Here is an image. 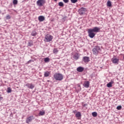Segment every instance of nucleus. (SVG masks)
Instances as JSON below:
<instances>
[{
	"label": "nucleus",
	"instance_id": "5701e85b",
	"mask_svg": "<svg viewBox=\"0 0 124 124\" xmlns=\"http://www.w3.org/2000/svg\"><path fill=\"white\" fill-rule=\"evenodd\" d=\"M92 115L93 116V117H97V112H93L92 113Z\"/></svg>",
	"mask_w": 124,
	"mask_h": 124
},
{
	"label": "nucleus",
	"instance_id": "4c0bfd02",
	"mask_svg": "<svg viewBox=\"0 0 124 124\" xmlns=\"http://www.w3.org/2000/svg\"><path fill=\"white\" fill-rule=\"evenodd\" d=\"M47 82H49V80H48Z\"/></svg>",
	"mask_w": 124,
	"mask_h": 124
},
{
	"label": "nucleus",
	"instance_id": "a211bd4d",
	"mask_svg": "<svg viewBox=\"0 0 124 124\" xmlns=\"http://www.w3.org/2000/svg\"><path fill=\"white\" fill-rule=\"evenodd\" d=\"M49 75H50V73L48 71L45 72V74H44L45 77H48Z\"/></svg>",
	"mask_w": 124,
	"mask_h": 124
},
{
	"label": "nucleus",
	"instance_id": "4468645a",
	"mask_svg": "<svg viewBox=\"0 0 124 124\" xmlns=\"http://www.w3.org/2000/svg\"><path fill=\"white\" fill-rule=\"evenodd\" d=\"M77 71L78 72H83L84 71V67L79 66L77 68Z\"/></svg>",
	"mask_w": 124,
	"mask_h": 124
},
{
	"label": "nucleus",
	"instance_id": "f257e3e1",
	"mask_svg": "<svg viewBox=\"0 0 124 124\" xmlns=\"http://www.w3.org/2000/svg\"><path fill=\"white\" fill-rule=\"evenodd\" d=\"M92 52L93 55H95L96 56H97V55H98V54H99V53L101 52V48H100V46H96L93 49Z\"/></svg>",
	"mask_w": 124,
	"mask_h": 124
},
{
	"label": "nucleus",
	"instance_id": "e433bc0d",
	"mask_svg": "<svg viewBox=\"0 0 124 124\" xmlns=\"http://www.w3.org/2000/svg\"><path fill=\"white\" fill-rule=\"evenodd\" d=\"M78 87H80V85H79V86H78Z\"/></svg>",
	"mask_w": 124,
	"mask_h": 124
},
{
	"label": "nucleus",
	"instance_id": "cd10ccee",
	"mask_svg": "<svg viewBox=\"0 0 124 124\" xmlns=\"http://www.w3.org/2000/svg\"><path fill=\"white\" fill-rule=\"evenodd\" d=\"M6 19L7 20H9V19H11V16H10V15H7L6 16Z\"/></svg>",
	"mask_w": 124,
	"mask_h": 124
},
{
	"label": "nucleus",
	"instance_id": "b1692460",
	"mask_svg": "<svg viewBox=\"0 0 124 124\" xmlns=\"http://www.w3.org/2000/svg\"><path fill=\"white\" fill-rule=\"evenodd\" d=\"M58 52H59V50H58V49L57 48H54L53 49V54H57L58 53Z\"/></svg>",
	"mask_w": 124,
	"mask_h": 124
},
{
	"label": "nucleus",
	"instance_id": "dca6fc26",
	"mask_svg": "<svg viewBox=\"0 0 124 124\" xmlns=\"http://www.w3.org/2000/svg\"><path fill=\"white\" fill-rule=\"evenodd\" d=\"M81 112H78L76 114V118H81Z\"/></svg>",
	"mask_w": 124,
	"mask_h": 124
},
{
	"label": "nucleus",
	"instance_id": "6ab92c4d",
	"mask_svg": "<svg viewBox=\"0 0 124 124\" xmlns=\"http://www.w3.org/2000/svg\"><path fill=\"white\" fill-rule=\"evenodd\" d=\"M37 34V33L36 32V31H32L31 33V35L32 36H36V35Z\"/></svg>",
	"mask_w": 124,
	"mask_h": 124
},
{
	"label": "nucleus",
	"instance_id": "4be33fe9",
	"mask_svg": "<svg viewBox=\"0 0 124 124\" xmlns=\"http://www.w3.org/2000/svg\"><path fill=\"white\" fill-rule=\"evenodd\" d=\"M44 62H50V58L46 57L44 59Z\"/></svg>",
	"mask_w": 124,
	"mask_h": 124
},
{
	"label": "nucleus",
	"instance_id": "2eb2a0df",
	"mask_svg": "<svg viewBox=\"0 0 124 124\" xmlns=\"http://www.w3.org/2000/svg\"><path fill=\"white\" fill-rule=\"evenodd\" d=\"M113 83H114V81H111L107 84V87H108V88H111L112 84Z\"/></svg>",
	"mask_w": 124,
	"mask_h": 124
},
{
	"label": "nucleus",
	"instance_id": "a878e982",
	"mask_svg": "<svg viewBox=\"0 0 124 124\" xmlns=\"http://www.w3.org/2000/svg\"><path fill=\"white\" fill-rule=\"evenodd\" d=\"M45 114V112L44 111H40L39 112V115H40V116H43Z\"/></svg>",
	"mask_w": 124,
	"mask_h": 124
},
{
	"label": "nucleus",
	"instance_id": "7ed1b4c3",
	"mask_svg": "<svg viewBox=\"0 0 124 124\" xmlns=\"http://www.w3.org/2000/svg\"><path fill=\"white\" fill-rule=\"evenodd\" d=\"M52 39H53V36L50 34H47L46 35L45 38V41L46 42H50L52 41Z\"/></svg>",
	"mask_w": 124,
	"mask_h": 124
},
{
	"label": "nucleus",
	"instance_id": "412c9836",
	"mask_svg": "<svg viewBox=\"0 0 124 124\" xmlns=\"http://www.w3.org/2000/svg\"><path fill=\"white\" fill-rule=\"evenodd\" d=\"M74 59H75V60H78V59H79V55H78V54H75L74 56Z\"/></svg>",
	"mask_w": 124,
	"mask_h": 124
},
{
	"label": "nucleus",
	"instance_id": "f8f14e48",
	"mask_svg": "<svg viewBox=\"0 0 124 124\" xmlns=\"http://www.w3.org/2000/svg\"><path fill=\"white\" fill-rule=\"evenodd\" d=\"M38 19L39 22H43L45 20V17L43 16H38Z\"/></svg>",
	"mask_w": 124,
	"mask_h": 124
},
{
	"label": "nucleus",
	"instance_id": "39448f33",
	"mask_svg": "<svg viewBox=\"0 0 124 124\" xmlns=\"http://www.w3.org/2000/svg\"><path fill=\"white\" fill-rule=\"evenodd\" d=\"M87 11V9L84 7H82L78 10V13L80 15H84L85 14V12Z\"/></svg>",
	"mask_w": 124,
	"mask_h": 124
},
{
	"label": "nucleus",
	"instance_id": "aec40b11",
	"mask_svg": "<svg viewBox=\"0 0 124 124\" xmlns=\"http://www.w3.org/2000/svg\"><path fill=\"white\" fill-rule=\"evenodd\" d=\"M33 45V43H32V41H29L28 42V46L31 47Z\"/></svg>",
	"mask_w": 124,
	"mask_h": 124
},
{
	"label": "nucleus",
	"instance_id": "9d476101",
	"mask_svg": "<svg viewBox=\"0 0 124 124\" xmlns=\"http://www.w3.org/2000/svg\"><path fill=\"white\" fill-rule=\"evenodd\" d=\"M26 86L28 88V89H34V85L31 84V83H27L26 84Z\"/></svg>",
	"mask_w": 124,
	"mask_h": 124
},
{
	"label": "nucleus",
	"instance_id": "473e14b6",
	"mask_svg": "<svg viewBox=\"0 0 124 124\" xmlns=\"http://www.w3.org/2000/svg\"><path fill=\"white\" fill-rule=\"evenodd\" d=\"M73 112V113H74V114H76V113H77V110H74Z\"/></svg>",
	"mask_w": 124,
	"mask_h": 124
},
{
	"label": "nucleus",
	"instance_id": "f704fd0d",
	"mask_svg": "<svg viewBox=\"0 0 124 124\" xmlns=\"http://www.w3.org/2000/svg\"><path fill=\"white\" fill-rule=\"evenodd\" d=\"M1 99H2V97H1L0 95V101L1 100Z\"/></svg>",
	"mask_w": 124,
	"mask_h": 124
},
{
	"label": "nucleus",
	"instance_id": "423d86ee",
	"mask_svg": "<svg viewBox=\"0 0 124 124\" xmlns=\"http://www.w3.org/2000/svg\"><path fill=\"white\" fill-rule=\"evenodd\" d=\"M44 3H45V0H38L37 1V5H38V6H43Z\"/></svg>",
	"mask_w": 124,
	"mask_h": 124
},
{
	"label": "nucleus",
	"instance_id": "c9c22d12",
	"mask_svg": "<svg viewBox=\"0 0 124 124\" xmlns=\"http://www.w3.org/2000/svg\"><path fill=\"white\" fill-rule=\"evenodd\" d=\"M55 0V1H57V0Z\"/></svg>",
	"mask_w": 124,
	"mask_h": 124
},
{
	"label": "nucleus",
	"instance_id": "c756f323",
	"mask_svg": "<svg viewBox=\"0 0 124 124\" xmlns=\"http://www.w3.org/2000/svg\"><path fill=\"white\" fill-rule=\"evenodd\" d=\"M78 1V0H71L72 3H76Z\"/></svg>",
	"mask_w": 124,
	"mask_h": 124
},
{
	"label": "nucleus",
	"instance_id": "6e6552de",
	"mask_svg": "<svg viewBox=\"0 0 124 124\" xmlns=\"http://www.w3.org/2000/svg\"><path fill=\"white\" fill-rule=\"evenodd\" d=\"M93 32H98L100 31V28L98 27H95L93 29H90Z\"/></svg>",
	"mask_w": 124,
	"mask_h": 124
},
{
	"label": "nucleus",
	"instance_id": "7c9ffc66",
	"mask_svg": "<svg viewBox=\"0 0 124 124\" xmlns=\"http://www.w3.org/2000/svg\"><path fill=\"white\" fill-rule=\"evenodd\" d=\"M116 109H117V110H121L122 109V106H117Z\"/></svg>",
	"mask_w": 124,
	"mask_h": 124
},
{
	"label": "nucleus",
	"instance_id": "1a4fd4ad",
	"mask_svg": "<svg viewBox=\"0 0 124 124\" xmlns=\"http://www.w3.org/2000/svg\"><path fill=\"white\" fill-rule=\"evenodd\" d=\"M119 59H117L116 58H113L112 59V62L113 63L115 64H119Z\"/></svg>",
	"mask_w": 124,
	"mask_h": 124
},
{
	"label": "nucleus",
	"instance_id": "c85d7f7f",
	"mask_svg": "<svg viewBox=\"0 0 124 124\" xmlns=\"http://www.w3.org/2000/svg\"><path fill=\"white\" fill-rule=\"evenodd\" d=\"M7 93H11V88L10 87H8L7 88Z\"/></svg>",
	"mask_w": 124,
	"mask_h": 124
},
{
	"label": "nucleus",
	"instance_id": "2f4dec72",
	"mask_svg": "<svg viewBox=\"0 0 124 124\" xmlns=\"http://www.w3.org/2000/svg\"><path fill=\"white\" fill-rule=\"evenodd\" d=\"M63 1H64L65 3H67L69 2V0H63Z\"/></svg>",
	"mask_w": 124,
	"mask_h": 124
},
{
	"label": "nucleus",
	"instance_id": "ddd939ff",
	"mask_svg": "<svg viewBox=\"0 0 124 124\" xmlns=\"http://www.w3.org/2000/svg\"><path fill=\"white\" fill-rule=\"evenodd\" d=\"M83 86L85 87V88H89V87H90V81H85Z\"/></svg>",
	"mask_w": 124,
	"mask_h": 124
},
{
	"label": "nucleus",
	"instance_id": "20e7f679",
	"mask_svg": "<svg viewBox=\"0 0 124 124\" xmlns=\"http://www.w3.org/2000/svg\"><path fill=\"white\" fill-rule=\"evenodd\" d=\"M88 32L89 36V37H90V38H93V37L95 36V33H94V32H93L92 30L90 29H88Z\"/></svg>",
	"mask_w": 124,
	"mask_h": 124
},
{
	"label": "nucleus",
	"instance_id": "0eeeda50",
	"mask_svg": "<svg viewBox=\"0 0 124 124\" xmlns=\"http://www.w3.org/2000/svg\"><path fill=\"white\" fill-rule=\"evenodd\" d=\"M32 120H34V116L31 115L28 117L26 119V123L30 124V123H31Z\"/></svg>",
	"mask_w": 124,
	"mask_h": 124
},
{
	"label": "nucleus",
	"instance_id": "72a5a7b5",
	"mask_svg": "<svg viewBox=\"0 0 124 124\" xmlns=\"http://www.w3.org/2000/svg\"><path fill=\"white\" fill-rule=\"evenodd\" d=\"M33 62V60H30L29 61H28V62H29V63H30V62Z\"/></svg>",
	"mask_w": 124,
	"mask_h": 124
},
{
	"label": "nucleus",
	"instance_id": "f03ea898",
	"mask_svg": "<svg viewBox=\"0 0 124 124\" xmlns=\"http://www.w3.org/2000/svg\"><path fill=\"white\" fill-rule=\"evenodd\" d=\"M54 78L56 81H62L63 79V76L62 74L56 73L54 75Z\"/></svg>",
	"mask_w": 124,
	"mask_h": 124
},
{
	"label": "nucleus",
	"instance_id": "393cba45",
	"mask_svg": "<svg viewBox=\"0 0 124 124\" xmlns=\"http://www.w3.org/2000/svg\"><path fill=\"white\" fill-rule=\"evenodd\" d=\"M13 3L14 4V5H16V4H18V0H14L13 1Z\"/></svg>",
	"mask_w": 124,
	"mask_h": 124
},
{
	"label": "nucleus",
	"instance_id": "9b49d317",
	"mask_svg": "<svg viewBox=\"0 0 124 124\" xmlns=\"http://www.w3.org/2000/svg\"><path fill=\"white\" fill-rule=\"evenodd\" d=\"M83 62H90V57L87 56L83 57Z\"/></svg>",
	"mask_w": 124,
	"mask_h": 124
},
{
	"label": "nucleus",
	"instance_id": "f3484780",
	"mask_svg": "<svg viewBox=\"0 0 124 124\" xmlns=\"http://www.w3.org/2000/svg\"><path fill=\"white\" fill-rule=\"evenodd\" d=\"M107 6L108 7H111L112 6V2L110 0H108L107 2Z\"/></svg>",
	"mask_w": 124,
	"mask_h": 124
},
{
	"label": "nucleus",
	"instance_id": "bb28decb",
	"mask_svg": "<svg viewBox=\"0 0 124 124\" xmlns=\"http://www.w3.org/2000/svg\"><path fill=\"white\" fill-rule=\"evenodd\" d=\"M58 5H59V6H61V7H62V6H63L64 4L62 2H60L58 4Z\"/></svg>",
	"mask_w": 124,
	"mask_h": 124
}]
</instances>
